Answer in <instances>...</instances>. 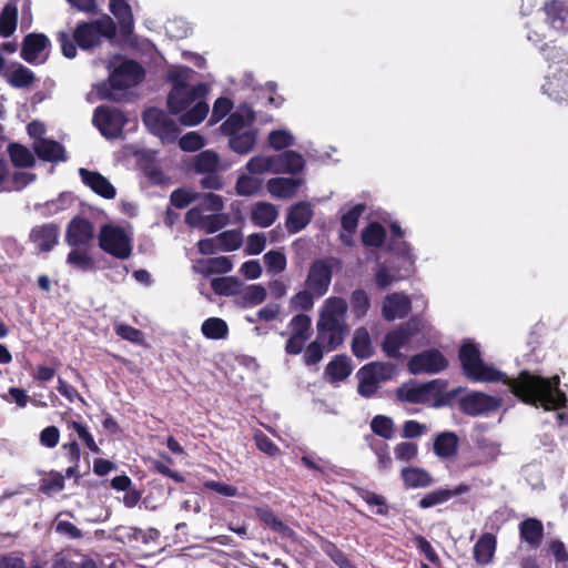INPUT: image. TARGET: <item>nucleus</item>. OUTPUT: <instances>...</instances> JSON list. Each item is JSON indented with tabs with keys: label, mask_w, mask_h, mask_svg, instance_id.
<instances>
[{
	"label": "nucleus",
	"mask_w": 568,
	"mask_h": 568,
	"mask_svg": "<svg viewBox=\"0 0 568 568\" xmlns=\"http://www.w3.org/2000/svg\"><path fill=\"white\" fill-rule=\"evenodd\" d=\"M459 358L464 373L469 379L481 383L501 382L508 385L523 402L535 406L540 405L546 410H558V424L562 425L568 422V414L560 410L567 398L558 388V376L545 378L524 372L517 379H510L495 366L485 363L480 358L478 347L471 343L462 346Z\"/></svg>",
	"instance_id": "f257e3e1"
},
{
	"label": "nucleus",
	"mask_w": 568,
	"mask_h": 568,
	"mask_svg": "<svg viewBox=\"0 0 568 568\" xmlns=\"http://www.w3.org/2000/svg\"><path fill=\"white\" fill-rule=\"evenodd\" d=\"M194 71L187 67L175 65L168 72L172 88L168 94V108L185 126L201 123L207 115L210 106L207 94L210 87L199 82L193 84Z\"/></svg>",
	"instance_id": "f03ea898"
},
{
	"label": "nucleus",
	"mask_w": 568,
	"mask_h": 568,
	"mask_svg": "<svg viewBox=\"0 0 568 568\" xmlns=\"http://www.w3.org/2000/svg\"><path fill=\"white\" fill-rule=\"evenodd\" d=\"M346 312V301L337 296L326 298L321 307L316 327L318 339L327 346V351L335 349L343 343Z\"/></svg>",
	"instance_id": "7ed1b4c3"
},
{
	"label": "nucleus",
	"mask_w": 568,
	"mask_h": 568,
	"mask_svg": "<svg viewBox=\"0 0 568 568\" xmlns=\"http://www.w3.org/2000/svg\"><path fill=\"white\" fill-rule=\"evenodd\" d=\"M255 113L248 105H241L222 124V132L227 135L230 148L239 153L251 152L257 139V131L252 126Z\"/></svg>",
	"instance_id": "20e7f679"
},
{
	"label": "nucleus",
	"mask_w": 568,
	"mask_h": 568,
	"mask_svg": "<svg viewBox=\"0 0 568 568\" xmlns=\"http://www.w3.org/2000/svg\"><path fill=\"white\" fill-rule=\"evenodd\" d=\"M223 207L224 202L220 195L206 193L200 196V205L186 213L185 221L192 227L214 233L227 223V215L221 213Z\"/></svg>",
	"instance_id": "39448f33"
},
{
	"label": "nucleus",
	"mask_w": 568,
	"mask_h": 568,
	"mask_svg": "<svg viewBox=\"0 0 568 568\" xmlns=\"http://www.w3.org/2000/svg\"><path fill=\"white\" fill-rule=\"evenodd\" d=\"M99 246L105 253L113 257L125 260L132 253V233L129 229L116 225L105 224L100 229Z\"/></svg>",
	"instance_id": "423d86ee"
},
{
	"label": "nucleus",
	"mask_w": 568,
	"mask_h": 568,
	"mask_svg": "<svg viewBox=\"0 0 568 568\" xmlns=\"http://www.w3.org/2000/svg\"><path fill=\"white\" fill-rule=\"evenodd\" d=\"M115 34L113 20L104 16L101 19L80 23L73 33V38L83 50H89L101 44L103 39H112Z\"/></svg>",
	"instance_id": "0eeeda50"
},
{
	"label": "nucleus",
	"mask_w": 568,
	"mask_h": 568,
	"mask_svg": "<svg viewBox=\"0 0 568 568\" xmlns=\"http://www.w3.org/2000/svg\"><path fill=\"white\" fill-rule=\"evenodd\" d=\"M426 327V324L419 318H413L396 329L388 332L382 343V349L386 356L399 358L400 349L405 348L409 342Z\"/></svg>",
	"instance_id": "6e6552de"
},
{
	"label": "nucleus",
	"mask_w": 568,
	"mask_h": 568,
	"mask_svg": "<svg viewBox=\"0 0 568 568\" xmlns=\"http://www.w3.org/2000/svg\"><path fill=\"white\" fill-rule=\"evenodd\" d=\"M445 389V383L435 379L426 384L407 383L397 390L399 400L412 404L438 406V398Z\"/></svg>",
	"instance_id": "1a4fd4ad"
},
{
	"label": "nucleus",
	"mask_w": 568,
	"mask_h": 568,
	"mask_svg": "<svg viewBox=\"0 0 568 568\" xmlns=\"http://www.w3.org/2000/svg\"><path fill=\"white\" fill-rule=\"evenodd\" d=\"M396 367L389 363L373 362L363 366L358 373V393L369 397L378 388L379 383L393 378Z\"/></svg>",
	"instance_id": "9d476101"
},
{
	"label": "nucleus",
	"mask_w": 568,
	"mask_h": 568,
	"mask_svg": "<svg viewBox=\"0 0 568 568\" xmlns=\"http://www.w3.org/2000/svg\"><path fill=\"white\" fill-rule=\"evenodd\" d=\"M143 122L151 133L163 142H173L179 134L176 123L163 111L150 108L144 112Z\"/></svg>",
	"instance_id": "9b49d317"
},
{
	"label": "nucleus",
	"mask_w": 568,
	"mask_h": 568,
	"mask_svg": "<svg viewBox=\"0 0 568 568\" xmlns=\"http://www.w3.org/2000/svg\"><path fill=\"white\" fill-rule=\"evenodd\" d=\"M93 122L105 138H116L126 120L120 110L100 106L94 112Z\"/></svg>",
	"instance_id": "f8f14e48"
},
{
	"label": "nucleus",
	"mask_w": 568,
	"mask_h": 568,
	"mask_svg": "<svg viewBox=\"0 0 568 568\" xmlns=\"http://www.w3.org/2000/svg\"><path fill=\"white\" fill-rule=\"evenodd\" d=\"M448 365L444 355L436 349H428L413 356L408 361V371L412 374H436L445 369Z\"/></svg>",
	"instance_id": "ddd939ff"
},
{
	"label": "nucleus",
	"mask_w": 568,
	"mask_h": 568,
	"mask_svg": "<svg viewBox=\"0 0 568 568\" xmlns=\"http://www.w3.org/2000/svg\"><path fill=\"white\" fill-rule=\"evenodd\" d=\"M143 77L141 67L129 60H123L110 73L109 82L113 89H125L138 84Z\"/></svg>",
	"instance_id": "4468645a"
},
{
	"label": "nucleus",
	"mask_w": 568,
	"mask_h": 568,
	"mask_svg": "<svg viewBox=\"0 0 568 568\" xmlns=\"http://www.w3.org/2000/svg\"><path fill=\"white\" fill-rule=\"evenodd\" d=\"M332 281V268L323 260L315 261L308 271L306 286L316 296H323Z\"/></svg>",
	"instance_id": "2eb2a0df"
},
{
	"label": "nucleus",
	"mask_w": 568,
	"mask_h": 568,
	"mask_svg": "<svg viewBox=\"0 0 568 568\" xmlns=\"http://www.w3.org/2000/svg\"><path fill=\"white\" fill-rule=\"evenodd\" d=\"M93 225L85 219L71 220L65 233V242L70 246L90 247L93 240Z\"/></svg>",
	"instance_id": "dca6fc26"
},
{
	"label": "nucleus",
	"mask_w": 568,
	"mask_h": 568,
	"mask_svg": "<svg viewBox=\"0 0 568 568\" xmlns=\"http://www.w3.org/2000/svg\"><path fill=\"white\" fill-rule=\"evenodd\" d=\"M49 39L43 34H29L23 41L22 58L29 63H43L49 54Z\"/></svg>",
	"instance_id": "f3484780"
},
{
	"label": "nucleus",
	"mask_w": 568,
	"mask_h": 568,
	"mask_svg": "<svg viewBox=\"0 0 568 568\" xmlns=\"http://www.w3.org/2000/svg\"><path fill=\"white\" fill-rule=\"evenodd\" d=\"M499 455V445L488 439H480L477 442L475 448L471 450L469 458L464 463V468L486 465L494 462Z\"/></svg>",
	"instance_id": "a211bd4d"
},
{
	"label": "nucleus",
	"mask_w": 568,
	"mask_h": 568,
	"mask_svg": "<svg viewBox=\"0 0 568 568\" xmlns=\"http://www.w3.org/2000/svg\"><path fill=\"white\" fill-rule=\"evenodd\" d=\"M410 310V300L402 293L387 295L382 305V315L386 321H395L405 317Z\"/></svg>",
	"instance_id": "6ab92c4d"
},
{
	"label": "nucleus",
	"mask_w": 568,
	"mask_h": 568,
	"mask_svg": "<svg viewBox=\"0 0 568 568\" xmlns=\"http://www.w3.org/2000/svg\"><path fill=\"white\" fill-rule=\"evenodd\" d=\"M304 179L296 178H272L266 183L268 193L277 199H291L296 195L304 184Z\"/></svg>",
	"instance_id": "aec40b11"
},
{
	"label": "nucleus",
	"mask_w": 568,
	"mask_h": 568,
	"mask_svg": "<svg viewBox=\"0 0 568 568\" xmlns=\"http://www.w3.org/2000/svg\"><path fill=\"white\" fill-rule=\"evenodd\" d=\"M549 26L557 31L568 30V3L560 0H550L544 7Z\"/></svg>",
	"instance_id": "412c9836"
},
{
	"label": "nucleus",
	"mask_w": 568,
	"mask_h": 568,
	"mask_svg": "<svg viewBox=\"0 0 568 568\" xmlns=\"http://www.w3.org/2000/svg\"><path fill=\"white\" fill-rule=\"evenodd\" d=\"M462 404L466 413L479 415L496 409L499 400L484 393H471L463 399Z\"/></svg>",
	"instance_id": "4be33fe9"
},
{
	"label": "nucleus",
	"mask_w": 568,
	"mask_h": 568,
	"mask_svg": "<svg viewBox=\"0 0 568 568\" xmlns=\"http://www.w3.org/2000/svg\"><path fill=\"white\" fill-rule=\"evenodd\" d=\"M274 159L276 174L296 175L305 168L303 155L296 151H285L281 154H275Z\"/></svg>",
	"instance_id": "5701e85b"
},
{
	"label": "nucleus",
	"mask_w": 568,
	"mask_h": 568,
	"mask_svg": "<svg viewBox=\"0 0 568 568\" xmlns=\"http://www.w3.org/2000/svg\"><path fill=\"white\" fill-rule=\"evenodd\" d=\"M313 216L312 207L306 202H300L292 206L286 219V227L290 233H297L303 230Z\"/></svg>",
	"instance_id": "b1692460"
},
{
	"label": "nucleus",
	"mask_w": 568,
	"mask_h": 568,
	"mask_svg": "<svg viewBox=\"0 0 568 568\" xmlns=\"http://www.w3.org/2000/svg\"><path fill=\"white\" fill-rule=\"evenodd\" d=\"M79 173L82 178L83 183L88 185L97 194L105 199H113L115 196V189L100 173L91 172L85 169H80Z\"/></svg>",
	"instance_id": "393cba45"
},
{
	"label": "nucleus",
	"mask_w": 568,
	"mask_h": 568,
	"mask_svg": "<svg viewBox=\"0 0 568 568\" xmlns=\"http://www.w3.org/2000/svg\"><path fill=\"white\" fill-rule=\"evenodd\" d=\"M59 230L53 224L36 226L30 233V239L40 251H50L58 242Z\"/></svg>",
	"instance_id": "a878e982"
},
{
	"label": "nucleus",
	"mask_w": 568,
	"mask_h": 568,
	"mask_svg": "<svg viewBox=\"0 0 568 568\" xmlns=\"http://www.w3.org/2000/svg\"><path fill=\"white\" fill-rule=\"evenodd\" d=\"M109 9L118 19L121 31L130 34L133 30L134 19L128 0H110Z\"/></svg>",
	"instance_id": "bb28decb"
},
{
	"label": "nucleus",
	"mask_w": 568,
	"mask_h": 568,
	"mask_svg": "<svg viewBox=\"0 0 568 568\" xmlns=\"http://www.w3.org/2000/svg\"><path fill=\"white\" fill-rule=\"evenodd\" d=\"M193 270L203 275L223 274L232 270V263L226 256L201 258L194 262Z\"/></svg>",
	"instance_id": "cd10ccee"
},
{
	"label": "nucleus",
	"mask_w": 568,
	"mask_h": 568,
	"mask_svg": "<svg viewBox=\"0 0 568 568\" xmlns=\"http://www.w3.org/2000/svg\"><path fill=\"white\" fill-rule=\"evenodd\" d=\"M278 216L277 207L268 202H257L251 210V220L258 227L271 226Z\"/></svg>",
	"instance_id": "c85d7f7f"
},
{
	"label": "nucleus",
	"mask_w": 568,
	"mask_h": 568,
	"mask_svg": "<svg viewBox=\"0 0 568 568\" xmlns=\"http://www.w3.org/2000/svg\"><path fill=\"white\" fill-rule=\"evenodd\" d=\"M365 205L356 204L351 207L347 212L343 213L341 223L343 232L341 233V240L346 245H352L353 243V233L357 227V222L359 216L364 213Z\"/></svg>",
	"instance_id": "c756f323"
},
{
	"label": "nucleus",
	"mask_w": 568,
	"mask_h": 568,
	"mask_svg": "<svg viewBox=\"0 0 568 568\" xmlns=\"http://www.w3.org/2000/svg\"><path fill=\"white\" fill-rule=\"evenodd\" d=\"M496 550V538L491 534H484L474 546V558L479 565L489 564Z\"/></svg>",
	"instance_id": "7c9ffc66"
},
{
	"label": "nucleus",
	"mask_w": 568,
	"mask_h": 568,
	"mask_svg": "<svg viewBox=\"0 0 568 568\" xmlns=\"http://www.w3.org/2000/svg\"><path fill=\"white\" fill-rule=\"evenodd\" d=\"M193 165L194 170L200 173H213L229 168V164H222L217 153L211 150L197 154Z\"/></svg>",
	"instance_id": "2f4dec72"
},
{
	"label": "nucleus",
	"mask_w": 568,
	"mask_h": 568,
	"mask_svg": "<svg viewBox=\"0 0 568 568\" xmlns=\"http://www.w3.org/2000/svg\"><path fill=\"white\" fill-rule=\"evenodd\" d=\"M33 149L38 156L45 161H60L64 159V150L55 141L40 139L34 141Z\"/></svg>",
	"instance_id": "473e14b6"
},
{
	"label": "nucleus",
	"mask_w": 568,
	"mask_h": 568,
	"mask_svg": "<svg viewBox=\"0 0 568 568\" xmlns=\"http://www.w3.org/2000/svg\"><path fill=\"white\" fill-rule=\"evenodd\" d=\"M542 89L549 97L561 100L564 95L568 94V70H560L548 78Z\"/></svg>",
	"instance_id": "72a5a7b5"
},
{
	"label": "nucleus",
	"mask_w": 568,
	"mask_h": 568,
	"mask_svg": "<svg viewBox=\"0 0 568 568\" xmlns=\"http://www.w3.org/2000/svg\"><path fill=\"white\" fill-rule=\"evenodd\" d=\"M245 170L256 176L263 174H276L274 155L257 154L252 156L245 165Z\"/></svg>",
	"instance_id": "f704fd0d"
},
{
	"label": "nucleus",
	"mask_w": 568,
	"mask_h": 568,
	"mask_svg": "<svg viewBox=\"0 0 568 568\" xmlns=\"http://www.w3.org/2000/svg\"><path fill=\"white\" fill-rule=\"evenodd\" d=\"M352 351L357 358L362 359L368 358L373 355L371 336L365 327H359L354 332Z\"/></svg>",
	"instance_id": "c9c22d12"
},
{
	"label": "nucleus",
	"mask_w": 568,
	"mask_h": 568,
	"mask_svg": "<svg viewBox=\"0 0 568 568\" xmlns=\"http://www.w3.org/2000/svg\"><path fill=\"white\" fill-rule=\"evenodd\" d=\"M458 437L454 433H443L434 443V452L440 458H450L456 455Z\"/></svg>",
	"instance_id": "e433bc0d"
},
{
	"label": "nucleus",
	"mask_w": 568,
	"mask_h": 568,
	"mask_svg": "<svg viewBox=\"0 0 568 568\" xmlns=\"http://www.w3.org/2000/svg\"><path fill=\"white\" fill-rule=\"evenodd\" d=\"M389 251L402 261V270L406 274H410L414 271L416 256L413 253L412 246L407 242H394L390 244Z\"/></svg>",
	"instance_id": "4c0bfd02"
},
{
	"label": "nucleus",
	"mask_w": 568,
	"mask_h": 568,
	"mask_svg": "<svg viewBox=\"0 0 568 568\" xmlns=\"http://www.w3.org/2000/svg\"><path fill=\"white\" fill-rule=\"evenodd\" d=\"M68 254L67 263L83 272L91 271L94 267V261L89 252V247L72 246Z\"/></svg>",
	"instance_id": "58836bf2"
},
{
	"label": "nucleus",
	"mask_w": 568,
	"mask_h": 568,
	"mask_svg": "<svg viewBox=\"0 0 568 568\" xmlns=\"http://www.w3.org/2000/svg\"><path fill=\"white\" fill-rule=\"evenodd\" d=\"M201 332L209 339H224L227 337L229 326L220 317H210L202 323Z\"/></svg>",
	"instance_id": "ea45409f"
},
{
	"label": "nucleus",
	"mask_w": 568,
	"mask_h": 568,
	"mask_svg": "<svg viewBox=\"0 0 568 568\" xmlns=\"http://www.w3.org/2000/svg\"><path fill=\"white\" fill-rule=\"evenodd\" d=\"M263 179L251 173L242 172L236 181L235 190L239 195L248 196L255 194L262 186Z\"/></svg>",
	"instance_id": "a19ab883"
},
{
	"label": "nucleus",
	"mask_w": 568,
	"mask_h": 568,
	"mask_svg": "<svg viewBox=\"0 0 568 568\" xmlns=\"http://www.w3.org/2000/svg\"><path fill=\"white\" fill-rule=\"evenodd\" d=\"M402 478L409 488L426 487L433 481L427 471L417 467L404 468L402 470Z\"/></svg>",
	"instance_id": "79ce46f5"
},
{
	"label": "nucleus",
	"mask_w": 568,
	"mask_h": 568,
	"mask_svg": "<svg viewBox=\"0 0 568 568\" xmlns=\"http://www.w3.org/2000/svg\"><path fill=\"white\" fill-rule=\"evenodd\" d=\"M326 375L333 382L345 379L352 372L349 359L345 356H336L326 366Z\"/></svg>",
	"instance_id": "37998d69"
},
{
	"label": "nucleus",
	"mask_w": 568,
	"mask_h": 568,
	"mask_svg": "<svg viewBox=\"0 0 568 568\" xmlns=\"http://www.w3.org/2000/svg\"><path fill=\"white\" fill-rule=\"evenodd\" d=\"M18 8L9 2L4 6L0 14V36L10 37L17 28Z\"/></svg>",
	"instance_id": "c03bdc74"
},
{
	"label": "nucleus",
	"mask_w": 568,
	"mask_h": 568,
	"mask_svg": "<svg viewBox=\"0 0 568 568\" xmlns=\"http://www.w3.org/2000/svg\"><path fill=\"white\" fill-rule=\"evenodd\" d=\"M406 275L407 274L405 272L402 274L399 270L381 264L375 272V281L379 288H385L393 283L403 280Z\"/></svg>",
	"instance_id": "a18cd8bd"
},
{
	"label": "nucleus",
	"mask_w": 568,
	"mask_h": 568,
	"mask_svg": "<svg viewBox=\"0 0 568 568\" xmlns=\"http://www.w3.org/2000/svg\"><path fill=\"white\" fill-rule=\"evenodd\" d=\"M520 535L525 541L532 546H537L542 536L541 523L536 519H527L523 521L520 525Z\"/></svg>",
	"instance_id": "49530a36"
},
{
	"label": "nucleus",
	"mask_w": 568,
	"mask_h": 568,
	"mask_svg": "<svg viewBox=\"0 0 568 568\" xmlns=\"http://www.w3.org/2000/svg\"><path fill=\"white\" fill-rule=\"evenodd\" d=\"M268 145L274 150H283L292 146L295 142V138L291 131L286 129H276L267 135Z\"/></svg>",
	"instance_id": "de8ad7c7"
},
{
	"label": "nucleus",
	"mask_w": 568,
	"mask_h": 568,
	"mask_svg": "<svg viewBox=\"0 0 568 568\" xmlns=\"http://www.w3.org/2000/svg\"><path fill=\"white\" fill-rule=\"evenodd\" d=\"M266 270L272 274H280L286 268V256L282 250H271L263 256Z\"/></svg>",
	"instance_id": "09e8293b"
},
{
	"label": "nucleus",
	"mask_w": 568,
	"mask_h": 568,
	"mask_svg": "<svg viewBox=\"0 0 568 568\" xmlns=\"http://www.w3.org/2000/svg\"><path fill=\"white\" fill-rule=\"evenodd\" d=\"M371 306V300L368 294L363 290H356L351 295V307L356 318L364 317Z\"/></svg>",
	"instance_id": "8fccbe9b"
},
{
	"label": "nucleus",
	"mask_w": 568,
	"mask_h": 568,
	"mask_svg": "<svg viewBox=\"0 0 568 568\" xmlns=\"http://www.w3.org/2000/svg\"><path fill=\"white\" fill-rule=\"evenodd\" d=\"M257 517L268 527H271L275 531H280L284 535H288L291 532L290 528L277 518V516L268 508H257L256 509Z\"/></svg>",
	"instance_id": "3c124183"
},
{
	"label": "nucleus",
	"mask_w": 568,
	"mask_h": 568,
	"mask_svg": "<svg viewBox=\"0 0 568 568\" xmlns=\"http://www.w3.org/2000/svg\"><path fill=\"white\" fill-rule=\"evenodd\" d=\"M11 161L17 166H31L34 162L33 154L27 148L20 144L9 146Z\"/></svg>",
	"instance_id": "603ef678"
},
{
	"label": "nucleus",
	"mask_w": 568,
	"mask_h": 568,
	"mask_svg": "<svg viewBox=\"0 0 568 568\" xmlns=\"http://www.w3.org/2000/svg\"><path fill=\"white\" fill-rule=\"evenodd\" d=\"M241 298L245 305H257L266 298V290L260 284L248 285L241 292Z\"/></svg>",
	"instance_id": "864d4df0"
},
{
	"label": "nucleus",
	"mask_w": 568,
	"mask_h": 568,
	"mask_svg": "<svg viewBox=\"0 0 568 568\" xmlns=\"http://www.w3.org/2000/svg\"><path fill=\"white\" fill-rule=\"evenodd\" d=\"M33 80V73L23 65H19L8 75V82L14 88L29 87Z\"/></svg>",
	"instance_id": "5fc2aeb1"
},
{
	"label": "nucleus",
	"mask_w": 568,
	"mask_h": 568,
	"mask_svg": "<svg viewBox=\"0 0 568 568\" xmlns=\"http://www.w3.org/2000/svg\"><path fill=\"white\" fill-rule=\"evenodd\" d=\"M371 427L376 435L383 438L389 439L394 435V423L387 416H375L371 423Z\"/></svg>",
	"instance_id": "6e6d98bb"
},
{
	"label": "nucleus",
	"mask_w": 568,
	"mask_h": 568,
	"mask_svg": "<svg viewBox=\"0 0 568 568\" xmlns=\"http://www.w3.org/2000/svg\"><path fill=\"white\" fill-rule=\"evenodd\" d=\"M452 497H454V493H450V489H438L423 497L419 500V507L429 508L437 505H442L448 501Z\"/></svg>",
	"instance_id": "4d7b16f0"
},
{
	"label": "nucleus",
	"mask_w": 568,
	"mask_h": 568,
	"mask_svg": "<svg viewBox=\"0 0 568 568\" xmlns=\"http://www.w3.org/2000/svg\"><path fill=\"white\" fill-rule=\"evenodd\" d=\"M384 237V227L377 223H372L362 233V241L365 245L378 246Z\"/></svg>",
	"instance_id": "13d9d810"
},
{
	"label": "nucleus",
	"mask_w": 568,
	"mask_h": 568,
	"mask_svg": "<svg viewBox=\"0 0 568 568\" xmlns=\"http://www.w3.org/2000/svg\"><path fill=\"white\" fill-rule=\"evenodd\" d=\"M311 318L305 314H298L294 316L290 323L291 335H297L301 337H311Z\"/></svg>",
	"instance_id": "bf43d9fd"
},
{
	"label": "nucleus",
	"mask_w": 568,
	"mask_h": 568,
	"mask_svg": "<svg viewBox=\"0 0 568 568\" xmlns=\"http://www.w3.org/2000/svg\"><path fill=\"white\" fill-rule=\"evenodd\" d=\"M219 246L223 251H233L242 244V234L239 231H226L217 235Z\"/></svg>",
	"instance_id": "052dcab7"
},
{
	"label": "nucleus",
	"mask_w": 568,
	"mask_h": 568,
	"mask_svg": "<svg viewBox=\"0 0 568 568\" xmlns=\"http://www.w3.org/2000/svg\"><path fill=\"white\" fill-rule=\"evenodd\" d=\"M361 498L371 507L376 508L375 513L378 515H386L388 513V507L386 500L383 496L377 495L369 490H362L359 493Z\"/></svg>",
	"instance_id": "680f3d73"
},
{
	"label": "nucleus",
	"mask_w": 568,
	"mask_h": 568,
	"mask_svg": "<svg viewBox=\"0 0 568 568\" xmlns=\"http://www.w3.org/2000/svg\"><path fill=\"white\" fill-rule=\"evenodd\" d=\"M69 427L72 428L79 436V438L85 444V446L92 452L98 454L100 452L99 446L94 442L91 433L89 432L88 427L79 422H71L69 424Z\"/></svg>",
	"instance_id": "e2e57ef3"
},
{
	"label": "nucleus",
	"mask_w": 568,
	"mask_h": 568,
	"mask_svg": "<svg viewBox=\"0 0 568 568\" xmlns=\"http://www.w3.org/2000/svg\"><path fill=\"white\" fill-rule=\"evenodd\" d=\"M418 447L415 443L403 442L394 449L395 458L399 462H410L417 456Z\"/></svg>",
	"instance_id": "0e129e2a"
},
{
	"label": "nucleus",
	"mask_w": 568,
	"mask_h": 568,
	"mask_svg": "<svg viewBox=\"0 0 568 568\" xmlns=\"http://www.w3.org/2000/svg\"><path fill=\"white\" fill-rule=\"evenodd\" d=\"M179 145L183 151L194 152L204 145V138L197 132H189L179 140Z\"/></svg>",
	"instance_id": "69168bd1"
},
{
	"label": "nucleus",
	"mask_w": 568,
	"mask_h": 568,
	"mask_svg": "<svg viewBox=\"0 0 568 568\" xmlns=\"http://www.w3.org/2000/svg\"><path fill=\"white\" fill-rule=\"evenodd\" d=\"M212 290L219 295H233L237 292V284L230 277L213 278Z\"/></svg>",
	"instance_id": "338daca9"
},
{
	"label": "nucleus",
	"mask_w": 568,
	"mask_h": 568,
	"mask_svg": "<svg viewBox=\"0 0 568 568\" xmlns=\"http://www.w3.org/2000/svg\"><path fill=\"white\" fill-rule=\"evenodd\" d=\"M165 30L170 37L181 39L187 37V34L191 32V27L183 19H174L168 21L165 24Z\"/></svg>",
	"instance_id": "774afa93"
}]
</instances>
